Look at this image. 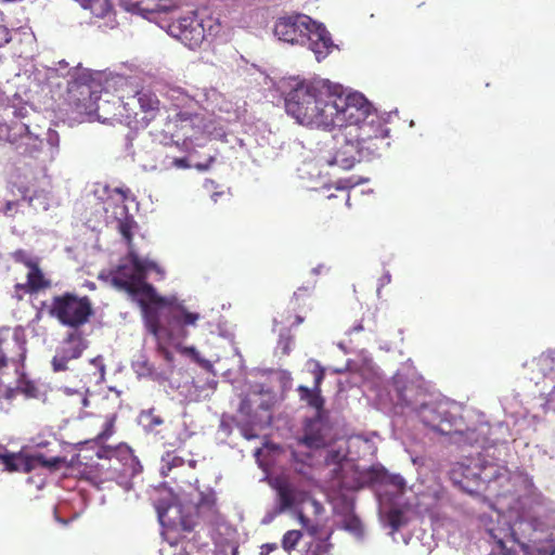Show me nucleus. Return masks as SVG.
<instances>
[{
    "label": "nucleus",
    "instance_id": "c756f323",
    "mask_svg": "<svg viewBox=\"0 0 555 555\" xmlns=\"http://www.w3.org/2000/svg\"><path fill=\"white\" fill-rule=\"evenodd\" d=\"M332 548V544L326 539H314L308 545L302 555H327Z\"/></svg>",
    "mask_w": 555,
    "mask_h": 555
},
{
    "label": "nucleus",
    "instance_id": "4c0bfd02",
    "mask_svg": "<svg viewBox=\"0 0 555 555\" xmlns=\"http://www.w3.org/2000/svg\"><path fill=\"white\" fill-rule=\"evenodd\" d=\"M292 344H293V338L291 335H286V336L281 335L279 343H278V348L281 349V353L283 356H288L292 350Z\"/></svg>",
    "mask_w": 555,
    "mask_h": 555
},
{
    "label": "nucleus",
    "instance_id": "9b49d317",
    "mask_svg": "<svg viewBox=\"0 0 555 555\" xmlns=\"http://www.w3.org/2000/svg\"><path fill=\"white\" fill-rule=\"evenodd\" d=\"M102 87L94 80L76 78L68 83L67 102L79 115L89 116L96 111V101L101 100Z\"/></svg>",
    "mask_w": 555,
    "mask_h": 555
},
{
    "label": "nucleus",
    "instance_id": "39448f33",
    "mask_svg": "<svg viewBox=\"0 0 555 555\" xmlns=\"http://www.w3.org/2000/svg\"><path fill=\"white\" fill-rule=\"evenodd\" d=\"M481 455L478 453L476 459L456 463L450 472L452 481L469 494L480 493L489 483L501 477L507 478V470L504 467L487 462Z\"/></svg>",
    "mask_w": 555,
    "mask_h": 555
},
{
    "label": "nucleus",
    "instance_id": "473e14b6",
    "mask_svg": "<svg viewBox=\"0 0 555 555\" xmlns=\"http://www.w3.org/2000/svg\"><path fill=\"white\" fill-rule=\"evenodd\" d=\"M302 538V533L299 530H288L282 538V547L285 552L291 553L296 548L299 541Z\"/></svg>",
    "mask_w": 555,
    "mask_h": 555
},
{
    "label": "nucleus",
    "instance_id": "0eeeda50",
    "mask_svg": "<svg viewBox=\"0 0 555 555\" xmlns=\"http://www.w3.org/2000/svg\"><path fill=\"white\" fill-rule=\"evenodd\" d=\"M203 117L197 112L179 111L168 115L163 126L153 125L150 134L155 142L164 145L179 144L192 140L202 131Z\"/></svg>",
    "mask_w": 555,
    "mask_h": 555
},
{
    "label": "nucleus",
    "instance_id": "ddd939ff",
    "mask_svg": "<svg viewBox=\"0 0 555 555\" xmlns=\"http://www.w3.org/2000/svg\"><path fill=\"white\" fill-rule=\"evenodd\" d=\"M315 28V22L305 14L280 17L274 25V35L279 40L291 44H305Z\"/></svg>",
    "mask_w": 555,
    "mask_h": 555
},
{
    "label": "nucleus",
    "instance_id": "a18cd8bd",
    "mask_svg": "<svg viewBox=\"0 0 555 555\" xmlns=\"http://www.w3.org/2000/svg\"><path fill=\"white\" fill-rule=\"evenodd\" d=\"M157 350L165 358V360H167L168 362H172L173 361L172 353L165 346H163L160 343L158 345Z\"/></svg>",
    "mask_w": 555,
    "mask_h": 555
},
{
    "label": "nucleus",
    "instance_id": "ea45409f",
    "mask_svg": "<svg viewBox=\"0 0 555 555\" xmlns=\"http://www.w3.org/2000/svg\"><path fill=\"white\" fill-rule=\"evenodd\" d=\"M346 529L360 533L362 531L361 521L357 517L348 519L345 524Z\"/></svg>",
    "mask_w": 555,
    "mask_h": 555
},
{
    "label": "nucleus",
    "instance_id": "7ed1b4c3",
    "mask_svg": "<svg viewBox=\"0 0 555 555\" xmlns=\"http://www.w3.org/2000/svg\"><path fill=\"white\" fill-rule=\"evenodd\" d=\"M156 268L157 264L154 261L141 259L133 249H130L124 261L111 272L112 285L138 299L145 312V318L147 314H156L147 309L145 299L156 305L165 302L155 288L146 282L147 272Z\"/></svg>",
    "mask_w": 555,
    "mask_h": 555
},
{
    "label": "nucleus",
    "instance_id": "de8ad7c7",
    "mask_svg": "<svg viewBox=\"0 0 555 555\" xmlns=\"http://www.w3.org/2000/svg\"><path fill=\"white\" fill-rule=\"evenodd\" d=\"M8 35H9V33H8L7 28H4L3 26H0V47L9 41Z\"/></svg>",
    "mask_w": 555,
    "mask_h": 555
},
{
    "label": "nucleus",
    "instance_id": "6e6d98bb",
    "mask_svg": "<svg viewBox=\"0 0 555 555\" xmlns=\"http://www.w3.org/2000/svg\"><path fill=\"white\" fill-rule=\"evenodd\" d=\"M89 288H90V289H94V288H95L94 283H90V284H89Z\"/></svg>",
    "mask_w": 555,
    "mask_h": 555
},
{
    "label": "nucleus",
    "instance_id": "2eb2a0df",
    "mask_svg": "<svg viewBox=\"0 0 555 555\" xmlns=\"http://www.w3.org/2000/svg\"><path fill=\"white\" fill-rule=\"evenodd\" d=\"M481 522L490 539L498 545L502 555H514V547L519 545L516 531L506 515L498 514L496 526L492 519L481 518Z\"/></svg>",
    "mask_w": 555,
    "mask_h": 555
},
{
    "label": "nucleus",
    "instance_id": "c9c22d12",
    "mask_svg": "<svg viewBox=\"0 0 555 555\" xmlns=\"http://www.w3.org/2000/svg\"><path fill=\"white\" fill-rule=\"evenodd\" d=\"M132 224L133 221L131 219L126 218L125 220H120L118 224V229L122 237L127 241L128 245L132 244Z\"/></svg>",
    "mask_w": 555,
    "mask_h": 555
},
{
    "label": "nucleus",
    "instance_id": "6e6552de",
    "mask_svg": "<svg viewBox=\"0 0 555 555\" xmlns=\"http://www.w3.org/2000/svg\"><path fill=\"white\" fill-rule=\"evenodd\" d=\"M340 137L344 140L356 141L364 156L369 158L379 155L380 151L389 145V129L376 112L358 126L348 125Z\"/></svg>",
    "mask_w": 555,
    "mask_h": 555
},
{
    "label": "nucleus",
    "instance_id": "bb28decb",
    "mask_svg": "<svg viewBox=\"0 0 555 555\" xmlns=\"http://www.w3.org/2000/svg\"><path fill=\"white\" fill-rule=\"evenodd\" d=\"M14 391H18L27 398H37L39 396V388L37 384L34 380L27 378L24 373L20 374L16 388L7 390V397L9 399L12 398Z\"/></svg>",
    "mask_w": 555,
    "mask_h": 555
},
{
    "label": "nucleus",
    "instance_id": "bf43d9fd",
    "mask_svg": "<svg viewBox=\"0 0 555 555\" xmlns=\"http://www.w3.org/2000/svg\"><path fill=\"white\" fill-rule=\"evenodd\" d=\"M117 192H118V193H120V194H122V195L125 196L124 191H121L120 189H117Z\"/></svg>",
    "mask_w": 555,
    "mask_h": 555
},
{
    "label": "nucleus",
    "instance_id": "a878e982",
    "mask_svg": "<svg viewBox=\"0 0 555 555\" xmlns=\"http://www.w3.org/2000/svg\"><path fill=\"white\" fill-rule=\"evenodd\" d=\"M29 460V467H31V470L36 469L37 467H43L48 468L49 470H57L61 468V466L65 463V459L61 456H52V457H46L41 453H37L34 455H28Z\"/></svg>",
    "mask_w": 555,
    "mask_h": 555
},
{
    "label": "nucleus",
    "instance_id": "5701e85b",
    "mask_svg": "<svg viewBox=\"0 0 555 555\" xmlns=\"http://www.w3.org/2000/svg\"><path fill=\"white\" fill-rule=\"evenodd\" d=\"M275 489L279 498V508L284 512L295 504L296 501V489L286 480H278Z\"/></svg>",
    "mask_w": 555,
    "mask_h": 555
},
{
    "label": "nucleus",
    "instance_id": "aec40b11",
    "mask_svg": "<svg viewBox=\"0 0 555 555\" xmlns=\"http://www.w3.org/2000/svg\"><path fill=\"white\" fill-rule=\"evenodd\" d=\"M0 463L3 465L2 472H31L27 454L23 452H10L4 446H0Z\"/></svg>",
    "mask_w": 555,
    "mask_h": 555
},
{
    "label": "nucleus",
    "instance_id": "1a4fd4ad",
    "mask_svg": "<svg viewBox=\"0 0 555 555\" xmlns=\"http://www.w3.org/2000/svg\"><path fill=\"white\" fill-rule=\"evenodd\" d=\"M333 104V128L338 127L340 133L348 125L358 126L375 113L371 103L358 92L345 95L336 89Z\"/></svg>",
    "mask_w": 555,
    "mask_h": 555
},
{
    "label": "nucleus",
    "instance_id": "a211bd4d",
    "mask_svg": "<svg viewBox=\"0 0 555 555\" xmlns=\"http://www.w3.org/2000/svg\"><path fill=\"white\" fill-rule=\"evenodd\" d=\"M335 139L339 143V147L336 150L333 158L328 160L330 165H336L343 169H351L356 163L369 159V157L364 156V152L356 141L344 140L340 137V132L336 134Z\"/></svg>",
    "mask_w": 555,
    "mask_h": 555
},
{
    "label": "nucleus",
    "instance_id": "864d4df0",
    "mask_svg": "<svg viewBox=\"0 0 555 555\" xmlns=\"http://www.w3.org/2000/svg\"><path fill=\"white\" fill-rule=\"evenodd\" d=\"M189 465H190L191 467H193V468H194V467H195V465H196V462H195L194 460H191V461L189 462Z\"/></svg>",
    "mask_w": 555,
    "mask_h": 555
},
{
    "label": "nucleus",
    "instance_id": "9d476101",
    "mask_svg": "<svg viewBox=\"0 0 555 555\" xmlns=\"http://www.w3.org/2000/svg\"><path fill=\"white\" fill-rule=\"evenodd\" d=\"M160 102L150 90H139L122 103L127 125L134 129L146 128L159 112Z\"/></svg>",
    "mask_w": 555,
    "mask_h": 555
},
{
    "label": "nucleus",
    "instance_id": "e433bc0d",
    "mask_svg": "<svg viewBox=\"0 0 555 555\" xmlns=\"http://www.w3.org/2000/svg\"><path fill=\"white\" fill-rule=\"evenodd\" d=\"M216 495L212 491L208 493H201V498L198 500L197 506L198 507H207L209 509L215 508L216 506Z\"/></svg>",
    "mask_w": 555,
    "mask_h": 555
},
{
    "label": "nucleus",
    "instance_id": "cd10ccee",
    "mask_svg": "<svg viewBox=\"0 0 555 555\" xmlns=\"http://www.w3.org/2000/svg\"><path fill=\"white\" fill-rule=\"evenodd\" d=\"M115 103H111L109 100H100L96 101V111L89 114V118L96 119L101 122H108L116 114L114 113Z\"/></svg>",
    "mask_w": 555,
    "mask_h": 555
},
{
    "label": "nucleus",
    "instance_id": "6ab92c4d",
    "mask_svg": "<svg viewBox=\"0 0 555 555\" xmlns=\"http://www.w3.org/2000/svg\"><path fill=\"white\" fill-rule=\"evenodd\" d=\"M324 370L318 369L314 371V380L312 388L299 385L296 389L300 401L305 402L309 408L315 411L314 415H324L328 413V411L325 409V399L321 393V385L324 380Z\"/></svg>",
    "mask_w": 555,
    "mask_h": 555
},
{
    "label": "nucleus",
    "instance_id": "79ce46f5",
    "mask_svg": "<svg viewBox=\"0 0 555 555\" xmlns=\"http://www.w3.org/2000/svg\"><path fill=\"white\" fill-rule=\"evenodd\" d=\"M9 364V358L4 351L3 344L0 341V373Z\"/></svg>",
    "mask_w": 555,
    "mask_h": 555
},
{
    "label": "nucleus",
    "instance_id": "423d86ee",
    "mask_svg": "<svg viewBox=\"0 0 555 555\" xmlns=\"http://www.w3.org/2000/svg\"><path fill=\"white\" fill-rule=\"evenodd\" d=\"M42 307L50 318L74 330L86 325L94 314L91 299L72 292L54 295L49 302H42Z\"/></svg>",
    "mask_w": 555,
    "mask_h": 555
},
{
    "label": "nucleus",
    "instance_id": "f257e3e1",
    "mask_svg": "<svg viewBox=\"0 0 555 555\" xmlns=\"http://www.w3.org/2000/svg\"><path fill=\"white\" fill-rule=\"evenodd\" d=\"M400 400L417 414L422 423L441 435H461L473 439L474 430L465 429L459 406L446 399H436L422 388L408 385L400 390Z\"/></svg>",
    "mask_w": 555,
    "mask_h": 555
},
{
    "label": "nucleus",
    "instance_id": "f704fd0d",
    "mask_svg": "<svg viewBox=\"0 0 555 555\" xmlns=\"http://www.w3.org/2000/svg\"><path fill=\"white\" fill-rule=\"evenodd\" d=\"M12 258L15 262L24 264L27 269L39 262L38 259L31 258L24 249L15 250L12 254Z\"/></svg>",
    "mask_w": 555,
    "mask_h": 555
},
{
    "label": "nucleus",
    "instance_id": "393cba45",
    "mask_svg": "<svg viewBox=\"0 0 555 555\" xmlns=\"http://www.w3.org/2000/svg\"><path fill=\"white\" fill-rule=\"evenodd\" d=\"M28 132V126L21 121H14L12 124H0V139L10 143H15L18 138L27 135Z\"/></svg>",
    "mask_w": 555,
    "mask_h": 555
},
{
    "label": "nucleus",
    "instance_id": "b1692460",
    "mask_svg": "<svg viewBox=\"0 0 555 555\" xmlns=\"http://www.w3.org/2000/svg\"><path fill=\"white\" fill-rule=\"evenodd\" d=\"M26 278L27 286L30 288L31 293L37 294L51 287V281L46 278L39 267V262L28 269Z\"/></svg>",
    "mask_w": 555,
    "mask_h": 555
},
{
    "label": "nucleus",
    "instance_id": "f03ea898",
    "mask_svg": "<svg viewBox=\"0 0 555 555\" xmlns=\"http://www.w3.org/2000/svg\"><path fill=\"white\" fill-rule=\"evenodd\" d=\"M335 90L321 81H301L287 94L286 112L301 125L331 130Z\"/></svg>",
    "mask_w": 555,
    "mask_h": 555
},
{
    "label": "nucleus",
    "instance_id": "c03bdc74",
    "mask_svg": "<svg viewBox=\"0 0 555 555\" xmlns=\"http://www.w3.org/2000/svg\"><path fill=\"white\" fill-rule=\"evenodd\" d=\"M18 203L17 202H13V201H9L5 203V206H4V209H3V214L8 217H13V210L17 207Z\"/></svg>",
    "mask_w": 555,
    "mask_h": 555
},
{
    "label": "nucleus",
    "instance_id": "f8f14e48",
    "mask_svg": "<svg viewBox=\"0 0 555 555\" xmlns=\"http://www.w3.org/2000/svg\"><path fill=\"white\" fill-rule=\"evenodd\" d=\"M334 441L330 414H319L307 417L302 424V435L296 439L298 446L309 450H320Z\"/></svg>",
    "mask_w": 555,
    "mask_h": 555
},
{
    "label": "nucleus",
    "instance_id": "4468645a",
    "mask_svg": "<svg viewBox=\"0 0 555 555\" xmlns=\"http://www.w3.org/2000/svg\"><path fill=\"white\" fill-rule=\"evenodd\" d=\"M315 302L314 285L298 287L289 298L284 312L281 314L282 322L289 326H298L313 311Z\"/></svg>",
    "mask_w": 555,
    "mask_h": 555
},
{
    "label": "nucleus",
    "instance_id": "72a5a7b5",
    "mask_svg": "<svg viewBox=\"0 0 555 555\" xmlns=\"http://www.w3.org/2000/svg\"><path fill=\"white\" fill-rule=\"evenodd\" d=\"M116 422V415H111L106 418L104 427L100 434H98L95 441L101 443L106 441L114 434V427Z\"/></svg>",
    "mask_w": 555,
    "mask_h": 555
},
{
    "label": "nucleus",
    "instance_id": "09e8293b",
    "mask_svg": "<svg viewBox=\"0 0 555 555\" xmlns=\"http://www.w3.org/2000/svg\"><path fill=\"white\" fill-rule=\"evenodd\" d=\"M395 485H397L399 488H403L404 487V481L402 478H399V477H396L395 478V481H393Z\"/></svg>",
    "mask_w": 555,
    "mask_h": 555
},
{
    "label": "nucleus",
    "instance_id": "c85d7f7f",
    "mask_svg": "<svg viewBox=\"0 0 555 555\" xmlns=\"http://www.w3.org/2000/svg\"><path fill=\"white\" fill-rule=\"evenodd\" d=\"M183 464V457L177 455L175 452H167L162 457L160 474L168 476L173 468L181 467Z\"/></svg>",
    "mask_w": 555,
    "mask_h": 555
},
{
    "label": "nucleus",
    "instance_id": "37998d69",
    "mask_svg": "<svg viewBox=\"0 0 555 555\" xmlns=\"http://www.w3.org/2000/svg\"><path fill=\"white\" fill-rule=\"evenodd\" d=\"M275 550H278L276 543H264L260 546V555H269Z\"/></svg>",
    "mask_w": 555,
    "mask_h": 555
},
{
    "label": "nucleus",
    "instance_id": "58836bf2",
    "mask_svg": "<svg viewBox=\"0 0 555 555\" xmlns=\"http://www.w3.org/2000/svg\"><path fill=\"white\" fill-rule=\"evenodd\" d=\"M145 417L149 420L147 427L150 429H154L156 426H159L164 423V420L159 415H155L151 410Z\"/></svg>",
    "mask_w": 555,
    "mask_h": 555
},
{
    "label": "nucleus",
    "instance_id": "4be33fe9",
    "mask_svg": "<svg viewBox=\"0 0 555 555\" xmlns=\"http://www.w3.org/2000/svg\"><path fill=\"white\" fill-rule=\"evenodd\" d=\"M165 96L171 103V106L176 112H195L196 107L198 106L197 101L180 87H169L165 93Z\"/></svg>",
    "mask_w": 555,
    "mask_h": 555
},
{
    "label": "nucleus",
    "instance_id": "8fccbe9b",
    "mask_svg": "<svg viewBox=\"0 0 555 555\" xmlns=\"http://www.w3.org/2000/svg\"><path fill=\"white\" fill-rule=\"evenodd\" d=\"M41 144H42V142H41V141H39L38 143H35V144H34V150H35L36 152L40 151V150H41Z\"/></svg>",
    "mask_w": 555,
    "mask_h": 555
},
{
    "label": "nucleus",
    "instance_id": "13d9d810",
    "mask_svg": "<svg viewBox=\"0 0 555 555\" xmlns=\"http://www.w3.org/2000/svg\"><path fill=\"white\" fill-rule=\"evenodd\" d=\"M159 517H163V512L160 508H157Z\"/></svg>",
    "mask_w": 555,
    "mask_h": 555
},
{
    "label": "nucleus",
    "instance_id": "052dcab7",
    "mask_svg": "<svg viewBox=\"0 0 555 555\" xmlns=\"http://www.w3.org/2000/svg\"><path fill=\"white\" fill-rule=\"evenodd\" d=\"M157 8L163 9V8H165V5L158 4Z\"/></svg>",
    "mask_w": 555,
    "mask_h": 555
},
{
    "label": "nucleus",
    "instance_id": "a19ab883",
    "mask_svg": "<svg viewBox=\"0 0 555 555\" xmlns=\"http://www.w3.org/2000/svg\"><path fill=\"white\" fill-rule=\"evenodd\" d=\"M14 291H15V297L18 300L23 299V294H33L30 292V288L27 286V282L26 283H17V284H15L14 285Z\"/></svg>",
    "mask_w": 555,
    "mask_h": 555
},
{
    "label": "nucleus",
    "instance_id": "20e7f679",
    "mask_svg": "<svg viewBox=\"0 0 555 555\" xmlns=\"http://www.w3.org/2000/svg\"><path fill=\"white\" fill-rule=\"evenodd\" d=\"M199 319V313L191 312L184 306L177 305L168 308L164 324H160L157 314H147L146 327L158 340L167 339L181 353L197 359L196 348L183 347L182 341L189 336L188 327L195 326Z\"/></svg>",
    "mask_w": 555,
    "mask_h": 555
},
{
    "label": "nucleus",
    "instance_id": "603ef678",
    "mask_svg": "<svg viewBox=\"0 0 555 555\" xmlns=\"http://www.w3.org/2000/svg\"><path fill=\"white\" fill-rule=\"evenodd\" d=\"M299 519L302 524H306L308 521V519L302 514H300Z\"/></svg>",
    "mask_w": 555,
    "mask_h": 555
},
{
    "label": "nucleus",
    "instance_id": "dca6fc26",
    "mask_svg": "<svg viewBox=\"0 0 555 555\" xmlns=\"http://www.w3.org/2000/svg\"><path fill=\"white\" fill-rule=\"evenodd\" d=\"M82 337L76 333H69L56 348L51 360L53 372H64L69 369L72 360L79 359L86 349Z\"/></svg>",
    "mask_w": 555,
    "mask_h": 555
},
{
    "label": "nucleus",
    "instance_id": "f3484780",
    "mask_svg": "<svg viewBox=\"0 0 555 555\" xmlns=\"http://www.w3.org/2000/svg\"><path fill=\"white\" fill-rule=\"evenodd\" d=\"M171 28L177 31L175 36L191 49L199 47L205 39L203 22L195 14L180 17Z\"/></svg>",
    "mask_w": 555,
    "mask_h": 555
},
{
    "label": "nucleus",
    "instance_id": "49530a36",
    "mask_svg": "<svg viewBox=\"0 0 555 555\" xmlns=\"http://www.w3.org/2000/svg\"><path fill=\"white\" fill-rule=\"evenodd\" d=\"M172 164L177 167V168H189L190 167V164L188 162V158L186 157H180V158H175L172 160Z\"/></svg>",
    "mask_w": 555,
    "mask_h": 555
},
{
    "label": "nucleus",
    "instance_id": "412c9836",
    "mask_svg": "<svg viewBox=\"0 0 555 555\" xmlns=\"http://www.w3.org/2000/svg\"><path fill=\"white\" fill-rule=\"evenodd\" d=\"M308 41H310L311 50L315 54L318 61L324 59L333 47L332 38L328 31L324 27H321L317 24L315 28H312L310 39H308L307 42Z\"/></svg>",
    "mask_w": 555,
    "mask_h": 555
},
{
    "label": "nucleus",
    "instance_id": "3c124183",
    "mask_svg": "<svg viewBox=\"0 0 555 555\" xmlns=\"http://www.w3.org/2000/svg\"><path fill=\"white\" fill-rule=\"evenodd\" d=\"M292 456L294 460H298V452L296 450L292 451Z\"/></svg>",
    "mask_w": 555,
    "mask_h": 555
},
{
    "label": "nucleus",
    "instance_id": "5fc2aeb1",
    "mask_svg": "<svg viewBox=\"0 0 555 555\" xmlns=\"http://www.w3.org/2000/svg\"><path fill=\"white\" fill-rule=\"evenodd\" d=\"M100 371H101L100 375H101V377H103V375H104V365L100 366Z\"/></svg>",
    "mask_w": 555,
    "mask_h": 555
},
{
    "label": "nucleus",
    "instance_id": "7c9ffc66",
    "mask_svg": "<svg viewBox=\"0 0 555 555\" xmlns=\"http://www.w3.org/2000/svg\"><path fill=\"white\" fill-rule=\"evenodd\" d=\"M63 393L68 399H73L72 406L74 409H77L78 411H81L83 408H86L89 404V400L87 398V391H82L79 389L65 388L63 390Z\"/></svg>",
    "mask_w": 555,
    "mask_h": 555
},
{
    "label": "nucleus",
    "instance_id": "4d7b16f0",
    "mask_svg": "<svg viewBox=\"0 0 555 555\" xmlns=\"http://www.w3.org/2000/svg\"><path fill=\"white\" fill-rule=\"evenodd\" d=\"M72 400H73V399H68V398L66 397V401H64V404H67V401H70L69 403L72 404V402H73Z\"/></svg>",
    "mask_w": 555,
    "mask_h": 555
},
{
    "label": "nucleus",
    "instance_id": "2f4dec72",
    "mask_svg": "<svg viewBox=\"0 0 555 555\" xmlns=\"http://www.w3.org/2000/svg\"><path fill=\"white\" fill-rule=\"evenodd\" d=\"M387 521L391 528L392 533L397 532L406 525V518L404 513L399 508H391L387 513Z\"/></svg>",
    "mask_w": 555,
    "mask_h": 555
}]
</instances>
